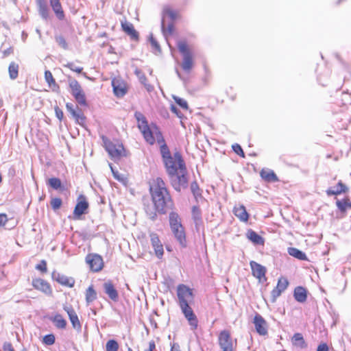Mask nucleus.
I'll use <instances>...</instances> for the list:
<instances>
[{"instance_id":"obj_1","label":"nucleus","mask_w":351,"mask_h":351,"mask_svg":"<svg viewBox=\"0 0 351 351\" xmlns=\"http://www.w3.org/2000/svg\"><path fill=\"white\" fill-rule=\"evenodd\" d=\"M167 171L171 177L173 187L176 191L185 189L188 186L185 163L179 152L164 161Z\"/></svg>"},{"instance_id":"obj_2","label":"nucleus","mask_w":351,"mask_h":351,"mask_svg":"<svg viewBox=\"0 0 351 351\" xmlns=\"http://www.w3.org/2000/svg\"><path fill=\"white\" fill-rule=\"evenodd\" d=\"M149 191L153 202L167 210L172 206V200L165 182L160 178H154L149 182Z\"/></svg>"},{"instance_id":"obj_3","label":"nucleus","mask_w":351,"mask_h":351,"mask_svg":"<svg viewBox=\"0 0 351 351\" xmlns=\"http://www.w3.org/2000/svg\"><path fill=\"white\" fill-rule=\"evenodd\" d=\"M134 117L137 121L139 130L148 143L150 145L154 144L156 138H157L158 142L160 139L163 141L158 128L156 125L149 126L146 117L141 112H136Z\"/></svg>"},{"instance_id":"obj_4","label":"nucleus","mask_w":351,"mask_h":351,"mask_svg":"<svg viewBox=\"0 0 351 351\" xmlns=\"http://www.w3.org/2000/svg\"><path fill=\"white\" fill-rule=\"evenodd\" d=\"M218 343L221 351H234L237 347V340H233L230 331L223 330L218 336Z\"/></svg>"},{"instance_id":"obj_5","label":"nucleus","mask_w":351,"mask_h":351,"mask_svg":"<svg viewBox=\"0 0 351 351\" xmlns=\"http://www.w3.org/2000/svg\"><path fill=\"white\" fill-rule=\"evenodd\" d=\"M177 45L180 52L183 56L182 67L185 71L189 72L193 67V63L192 55L188 49L186 43L185 41H178Z\"/></svg>"},{"instance_id":"obj_6","label":"nucleus","mask_w":351,"mask_h":351,"mask_svg":"<svg viewBox=\"0 0 351 351\" xmlns=\"http://www.w3.org/2000/svg\"><path fill=\"white\" fill-rule=\"evenodd\" d=\"M69 87L71 90L72 95L78 104L82 106H86V95L79 82L76 80H69Z\"/></svg>"},{"instance_id":"obj_7","label":"nucleus","mask_w":351,"mask_h":351,"mask_svg":"<svg viewBox=\"0 0 351 351\" xmlns=\"http://www.w3.org/2000/svg\"><path fill=\"white\" fill-rule=\"evenodd\" d=\"M104 147L110 156L114 160L119 159L124 151L123 146L119 143H114L106 138L103 137Z\"/></svg>"},{"instance_id":"obj_8","label":"nucleus","mask_w":351,"mask_h":351,"mask_svg":"<svg viewBox=\"0 0 351 351\" xmlns=\"http://www.w3.org/2000/svg\"><path fill=\"white\" fill-rule=\"evenodd\" d=\"M177 295L179 306L184 305V304H189L193 299L192 290L184 285H179L178 286Z\"/></svg>"},{"instance_id":"obj_9","label":"nucleus","mask_w":351,"mask_h":351,"mask_svg":"<svg viewBox=\"0 0 351 351\" xmlns=\"http://www.w3.org/2000/svg\"><path fill=\"white\" fill-rule=\"evenodd\" d=\"M180 307L185 318L189 322L191 329L192 330L197 329L198 326V320L197 316L193 313V309L189 306V304H184V305L180 306Z\"/></svg>"},{"instance_id":"obj_10","label":"nucleus","mask_w":351,"mask_h":351,"mask_svg":"<svg viewBox=\"0 0 351 351\" xmlns=\"http://www.w3.org/2000/svg\"><path fill=\"white\" fill-rule=\"evenodd\" d=\"M86 262L93 271H99L104 267L102 257L97 254H89L86 257Z\"/></svg>"},{"instance_id":"obj_11","label":"nucleus","mask_w":351,"mask_h":351,"mask_svg":"<svg viewBox=\"0 0 351 351\" xmlns=\"http://www.w3.org/2000/svg\"><path fill=\"white\" fill-rule=\"evenodd\" d=\"M144 210L146 213L147 216L152 220H155L157 217V213L160 214L166 213L167 210L164 208L161 210L155 202H148L147 203L144 202Z\"/></svg>"},{"instance_id":"obj_12","label":"nucleus","mask_w":351,"mask_h":351,"mask_svg":"<svg viewBox=\"0 0 351 351\" xmlns=\"http://www.w3.org/2000/svg\"><path fill=\"white\" fill-rule=\"evenodd\" d=\"M113 91L117 97H122L128 92V86L126 83L119 78H114L112 80Z\"/></svg>"},{"instance_id":"obj_13","label":"nucleus","mask_w":351,"mask_h":351,"mask_svg":"<svg viewBox=\"0 0 351 351\" xmlns=\"http://www.w3.org/2000/svg\"><path fill=\"white\" fill-rule=\"evenodd\" d=\"M172 234L182 247L186 246V239L184 228L182 225L170 228Z\"/></svg>"},{"instance_id":"obj_14","label":"nucleus","mask_w":351,"mask_h":351,"mask_svg":"<svg viewBox=\"0 0 351 351\" xmlns=\"http://www.w3.org/2000/svg\"><path fill=\"white\" fill-rule=\"evenodd\" d=\"M51 276L53 280H56L59 284L65 287L71 288L74 286L75 282V280L73 277H69L56 271H53Z\"/></svg>"},{"instance_id":"obj_15","label":"nucleus","mask_w":351,"mask_h":351,"mask_svg":"<svg viewBox=\"0 0 351 351\" xmlns=\"http://www.w3.org/2000/svg\"><path fill=\"white\" fill-rule=\"evenodd\" d=\"M88 208V203L84 195H80L78 198V202L75 207L73 215L75 219H80V217L86 213Z\"/></svg>"},{"instance_id":"obj_16","label":"nucleus","mask_w":351,"mask_h":351,"mask_svg":"<svg viewBox=\"0 0 351 351\" xmlns=\"http://www.w3.org/2000/svg\"><path fill=\"white\" fill-rule=\"evenodd\" d=\"M32 286L37 290H39L47 295L52 293V289L50 285L43 279L35 278L32 280Z\"/></svg>"},{"instance_id":"obj_17","label":"nucleus","mask_w":351,"mask_h":351,"mask_svg":"<svg viewBox=\"0 0 351 351\" xmlns=\"http://www.w3.org/2000/svg\"><path fill=\"white\" fill-rule=\"evenodd\" d=\"M254 324L256 332L260 335H265L267 334V323L261 315L257 314L255 315Z\"/></svg>"},{"instance_id":"obj_18","label":"nucleus","mask_w":351,"mask_h":351,"mask_svg":"<svg viewBox=\"0 0 351 351\" xmlns=\"http://www.w3.org/2000/svg\"><path fill=\"white\" fill-rule=\"evenodd\" d=\"M63 308L67 313L73 327L77 330H81V324L73 308L71 306H64Z\"/></svg>"},{"instance_id":"obj_19","label":"nucleus","mask_w":351,"mask_h":351,"mask_svg":"<svg viewBox=\"0 0 351 351\" xmlns=\"http://www.w3.org/2000/svg\"><path fill=\"white\" fill-rule=\"evenodd\" d=\"M152 245L154 249L155 254L158 258H161L163 255V246L158 237L155 233L150 234Z\"/></svg>"},{"instance_id":"obj_20","label":"nucleus","mask_w":351,"mask_h":351,"mask_svg":"<svg viewBox=\"0 0 351 351\" xmlns=\"http://www.w3.org/2000/svg\"><path fill=\"white\" fill-rule=\"evenodd\" d=\"M250 265L252 269V274L254 277L258 278L259 280L265 278L266 273V269L265 267L253 261H250Z\"/></svg>"},{"instance_id":"obj_21","label":"nucleus","mask_w":351,"mask_h":351,"mask_svg":"<svg viewBox=\"0 0 351 351\" xmlns=\"http://www.w3.org/2000/svg\"><path fill=\"white\" fill-rule=\"evenodd\" d=\"M104 292L113 301L116 302L119 299V294L111 281H107L104 284Z\"/></svg>"},{"instance_id":"obj_22","label":"nucleus","mask_w":351,"mask_h":351,"mask_svg":"<svg viewBox=\"0 0 351 351\" xmlns=\"http://www.w3.org/2000/svg\"><path fill=\"white\" fill-rule=\"evenodd\" d=\"M123 30L133 40H137L138 33L134 29L133 25L128 21L121 22Z\"/></svg>"},{"instance_id":"obj_23","label":"nucleus","mask_w":351,"mask_h":351,"mask_svg":"<svg viewBox=\"0 0 351 351\" xmlns=\"http://www.w3.org/2000/svg\"><path fill=\"white\" fill-rule=\"evenodd\" d=\"M347 190L346 185L341 181H339L335 186L328 189L326 193L328 195H335L344 193Z\"/></svg>"},{"instance_id":"obj_24","label":"nucleus","mask_w":351,"mask_h":351,"mask_svg":"<svg viewBox=\"0 0 351 351\" xmlns=\"http://www.w3.org/2000/svg\"><path fill=\"white\" fill-rule=\"evenodd\" d=\"M38 6V12L43 19L47 20L49 18V8L45 0H36Z\"/></svg>"},{"instance_id":"obj_25","label":"nucleus","mask_w":351,"mask_h":351,"mask_svg":"<svg viewBox=\"0 0 351 351\" xmlns=\"http://www.w3.org/2000/svg\"><path fill=\"white\" fill-rule=\"evenodd\" d=\"M246 235L247 238L254 244L263 245L264 243L263 238L252 230H249Z\"/></svg>"},{"instance_id":"obj_26","label":"nucleus","mask_w":351,"mask_h":351,"mask_svg":"<svg viewBox=\"0 0 351 351\" xmlns=\"http://www.w3.org/2000/svg\"><path fill=\"white\" fill-rule=\"evenodd\" d=\"M260 175L261 178L265 180L266 182H276L278 181L277 176L275 174V173L270 169L265 170L263 169Z\"/></svg>"},{"instance_id":"obj_27","label":"nucleus","mask_w":351,"mask_h":351,"mask_svg":"<svg viewBox=\"0 0 351 351\" xmlns=\"http://www.w3.org/2000/svg\"><path fill=\"white\" fill-rule=\"evenodd\" d=\"M234 214L241 221H247L248 220L249 215L246 211L245 208L243 206H239L238 207H234Z\"/></svg>"},{"instance_id":"obj_28","label":"nucleus","mask_w":351,"mask_h":351,"mask_svg":"<svg viewBox=\"0 0 351 351\" xmlns=\"http://www.w3.org/2000/svg\"><path fill=\"white\" fill-rule=\"evenodd\" d=\"M294 298L299 302H304L306 300V291L302 287H298L294 290Z\"/></svg>"},{"instance_id":"obj_29","label":"nucleus","mask_w":351,"mask_h":351,"mask_svg":"<svg viewBox=\"0 0 351 351\" xmlns=\"http://www.w3.org/2000/svg\"><path fill=\"white\" fill-rule=\"evenodd\" d=\"M51 320L57 328L64 329L66 326V321L60 314L55 315Z\"/></svg>"},{"instance_id":"obj_30","label":"nucleus","mask_w":351,"mask_h":351,"mask_svg":"<svg viewBox=\"0 0 351 351\" xmlns=\"http://www.w3.org/2000/svg\"><path fill=\"white\" fill-rule=\"evenodd\" d=\"M169 221L170 228L182 225L181 217L177 213L173 211H171L169 215Z\"/></svg>"},{"instance_id":"obj_31","label":"nucleus","mask_w":351,"mask_h":351,"mask_svg":"<svg viewBox=\"0 0 351 351\" xmlns=\"http://www.w3.org/2000/svg\"><path fill=\"white\" fill-rule=\"evenodd\" d=\"M288 253L290 256H293L299 260H301V261L307 260V256H306V254L295 247H289Z\"/></svg>"},{"instance_id":"obj_32","label":"nucleus","mask_w":351,"mask_h":351,"mask_svg":"<svg viewBox=\"0 0 351 351\" xmlns=\"http://www.w3.org/2000/svg\"><path fill=\"white\" fill-rule=\"evenodd\" d=\"M293 344L298 348H304L306 347V344L303 338V336L300 333H295L292 338Z\"/></svg>"},{"instance_id":"obj_33","label":"nucleus","mask_w":351,"mask_h":351,"mask_svg":"<svg viewBox=\"0 0 351 351\" xmlns=\"http://www.w3.org/2000/svg\"><path fill=\"white\" fill-rule=\"evenodd\" d=\"M19 64L14 62H12L8 67L9 76L11 80H15L19 74Z\"/></svg>"},{"instance_id":"obj_34","label":"nucleus","mask_w":351,"mask_h":351,"mask_svg":"<svg viewBox=\"0 0 351 351\" xmlns=\"http://www.w3.org/2000/svg\"><path fill=\"white\" fill-rule=\"evenodd\" d=\"M97 298V293L95 291L93 286H90L86 291V302L88 304L93 302Z\"/></svg>"},{"instance_id":"obj_35","label":"nucleus","mask_w":351,"mask_h":351,"mask_svg":"<svg viewBox=\"0 0 351 351\" xmlns=\"http://www.w3.org/2000/svg\"><path fill=\"white\" fill-rule=\"evenodd\" d=\"M336 204L337 208L342 212L345 213L351 208V202L348 199H343L342 200H337Z\"/></svg>"},{"instance_id":"obj_36","label":"nucleus","mask_w":351,"mask_h":351,"mask_svg":"<svg viewBox=\"0 0 351 351\" xmlns=\"http://www.w3.org/2000/svg\"><path fill=\"white\" fill-rule=\"evenodd\" d=\"M192 217L193 219L197 226L202 223V213L199 207L193 206L192 208Z\"/></svg>"},{"instance_id":"obj_37","label":"nucleus","mask_w":351,"mask_h":351,"mask_svg":"<svg viewBox=\"0 0 351 351\" xmlns=\"http://www.w3.org/2000/svg\"><path fill=\"white\" fill-rule=\"evenodd\" d=\"M161 28H162V31L163 32L164 36L165 37H167L168 35H171L173 34V29H174V25H173V23H171L168 24L167 27H165V23H164V19H163L162 21Z\"/></svg>"},{"instance_id":"obj_38","label":"nucleus","mask_w":351,"mask_h":351,"mask_svg":"<svg viewBox=\"0 0 351 351\" xmlns=\"http://www.w3.org/2000/svg\"><path fill=\"white\" fill-rule=\"evenodd\" d=\"M47 183L51 188L56 190L60 189L62 186L61 180L57 178L49 179Z\"/></svg>"},{"instance_id":"obj_39","label":"nucleus","mask_w":351,"mask_h":351,"mask_svg":"<svg viewBox=\"0 0 351 351\" xmlns=\"http://www.w3.org/2000/svg\"><path fill=\"white\" fill-rule=\"evenodd\" d=\"M106 351H118L119 343L114 339H110L107 341L106 345Z\"/></svg>"},{"instance_id":"obj_40","label":"nucleus","mask_w":351,"mask_h":351,"mask_svg":"<svg viewBox=\"0 0 351 351\" xmlns=\"http://www.w3.org/2000/svg\"><path fill=\"white\" fill-rule=\"evenodd\" d=\"M73 117L75 119L76 122L83 125L85 123L86 117H84V114L82 112V111L80 110L75 112V115H73Z\"/></svg>"},{"instance_id":"obj_41","label":"nucleus","mask_w":351,"mask_h":351,"mask_svg":"<svg viewBox=\"0 0 351 351\" xmlns=\"http://www.w3.org/2000/svg\"><path fill=\"white\" fill-rule=\"evenodd\" d=\"M160 153H161L162 157L163 158V161H165L166 159H168L169 158L171 157L169 149L166 144L161 145Z\"/></svg>"},{"instance_id":"obj_42","label":"nucleus","mask_w":351,"mask_h":351,"mask_svg":"<svg viewBox=\"0 0 351 351\" xmlns=\"http://www.w3.org/2000/svg\"><path fill=\"white\" fill-rule=\"evenodd\" d=\"M52 9L59 19L62 20L64 19V14L60 3L52 7Z\"/></svg>"},{"instance_id":"obj_43","label":"nucleus","mask_w":351,"mask_h":351,"mask_svg":"<svg viewBox=\"0 0 351 351\" xmlns=\"http://www.w3.org/2000/svg\"><path fill=\"white\" fill-rule=\"evenodd\" d=\"M134 73L138 77L141 83L144 84L145 86H147V84H146L147 77H145L143 72L138 69H136L134 71Z\"/></svg>"},{"instance_id":"obj_44","label":"nucleus","mask_w":351,"mask_h":351,"mask_svg":"<svg viewBox=\"0 0 351 351\" xmlns=\"http://www.w3.org/2000/svg\"><path fill=\"white\" fill-rule=\"evenodd\" d=\"M289 285L288 280L285 278H280L278 281L276 287L284 291Z\"/></svg>"},{"instance_id":"obj_45","label":"nucleus","mask_w":351,"mask_h":351,"mask_svg":"<svg viewBox=\"0 0 351 351\" xmlns=\"http://www.w3.org/2000/svg\"><path fill=\"white\" fill-rule=\"evenodd\" d=\"M173 99L182 108L185 110L188 109V104L186 100L177 96H173Z\"/></svg>"},{"instance_id":"obj_46","label":"nucleus","mask_w":351,"mask_h":351,"mask_svg":"<svg viewBox=\"0 0 351 351\" xmlns=\"http://www.w3.org/2000/svg\"><path fill=\"white\" fill-rule=\"evenodd\" d=\"M164 14L167 15L172 21L176 19L178 16V13L170 8L165 9Z\"/></svg>"},{"instance_id":"obj_47","label":"nucleus","mask_w":351,"mask_h":351,"mask_svg":"<svg viewBox=\"0 0 351 351\" xmlns=\"http://www.w3.org/2000/svg\"><path fill=\"white\" fill-rule=\"evenodd\" d=\"M55 336L53 334L47 335L43 337V343L47 346H51L55 343Z\"/></svg>"},{"instance_id":"obj_48","label":"nucleus","mask_w":351,"mask_h":351,"mask_svg":"<svg viewBox=\"0 0 351 351\" xmlns=\"http://www.w3.org/2000/svg\"><path fill=\"white\" fill-rule=\"evenodd\" d=\"M45 78L46 82L49 84V86L51 84H56V81L53 77L52 73L49 71H46L45 72Z\"/></svg>"},{"instance_id":"obj_49","label":"nucleus","mask_w":351,"mask_h":351,"mask_svg":"<svg viewBox=\"0 0 351 351\" xmlns=\"http://www.w3.org/2000/svg\"><path fill=\"white\" fill-rule=\"evenodd\" d=\"M62 205V199L58 197H56L51 199V206L53 210H58Z\"/></svg>"},{"instance_id":"obj_50","label":"nucleus","mask_w":351,"mask_h":351,"mask_svg":"<svg viewBox=\"0 0 351 351\" xmlns=\"http://www.w3.org/2000/svg\"><path fill=\"white\" fill-rule=\"evenodd\" d=\"M56 40L60 47H61L64 49H67L68 45H67L66 40L64 39V38L63 36H57L56 38Z\"/></svg>"},{"instance_id":"obj_51","label":"nucleus","mask_w":351,"mask_h":351,"mask_svg":"<svg viewBox=\"0 0 351 351\" xmlns=\"http://www.w3.org/2000/svg\"><path fill=\"white\" fill-rule=\"evenodd\" d=\"M149 40L152 47V49L156 51L160 52V47L158 43L156 40L153 37V35L151 34L149 37Z\"/></svg>"},{"instance_id":"obj_52","label":"nucleus","mask_w":351,"mask_h":351,"mask_svg":"<svg viewBox=\"0 0 351 351\" xmlns=\"http://www.w3.org/2000/svg\"><path fill=\"white\" fill-rule=\"evenodd\" d=\"M66 66L71 69V71L76 72L77 73H82L83 68L80 66H77L74 63L69 62L68 63Z\"/></svg>"},{"instance_id":"obj_53","label":"nucleus","mask_w":351,"mask_h":351,"mask_svg":"<svg viewBox=\"0 0 351 351\" xmlns=\"http://www.w3.org/2000/svg\"><path fill=\"white\" fill-rule=\"evenodd\" d=\"M36 269L44 273L47 272V262L45 260H42L39 264L36 265Z\"/></svg>"},{"instance_id":"obj_54","label":"nucleus","mask_w":351,"mask_h":351,"mask_svg":"<svg viewBox=\"0 0 351 351\" xmlns=\"http://www.w3.org/2000/svg\"><path fill=\"white\" fill-rule=\"evenodd\" d=\"M232 149L234 150V152L237 154L238 155L242 156V157H244L245 155H244V152L241 148V147L239 145V144H234L232 145Z\"/></svg>"},{"instance_id":"obj_55","label":"nucleus","mask_w":351,"mask_h":351,"mask_svg":"<svg viewBox=\"0 0 351 351\" xmlns=\"http://www.w3.org/2000/svg\"><path fill=\"white\" fill-rule=\"evenodd\" d=\"M282 291L276 287L271 291L272 302H275L276 298L280 295Z\"/></svg>"},{"instance_id":"obj_56","label":"nucleus","mask_w":351,"mask_h":351,"mask_svg":"<svg viewBox=\"0 0 351 351\" xmlns=\"http://www.w3.org/2000/svg\"><path fill=\"white\" fill-rule=\"evenodd\" d=\"M191 191L193 192V195L195 197L199 195V186H198L197 182H194L191 183Z\"/></svg>"},{"instance_id":"obj_57","label":"nucleus","mask_w":351,"mask_h":351,"mask_svg":"<svg viewBox=\"0 0 351 351\" xmlns=\"http://www.w3.org/2000/svg\"><path fill=\"white\" fill-rule=\"evenodd\" d=\"M66 108L68 110V112L73 116V115H75V112H77V110H75L74 108H73V105L71 103H67L66 104Z\"/></svg>"},{"instance_id":"obj_58","label":"nucleus","mask_w":351,"mask_h":351,"mask_svg":"<svg viewBox=\"0 0 351 351\" xmlns=\"http://www.w3.org/2000/svg\"><path fill=\"white\" fill-rule=\"evenodd\" d=\"M7 221V215L5 214H0V226H4Z\"/></svg>"},{"instance_id":"obj_59","label":"nucleus","mask_w":351,"mask_h":351,"mask_svg":"<svg viewBox=\"0 0 351 351\" xmlns=\"http://www.w3.org/2000/svg\"><path fill=\"white\" fill-rule=\"evenodd\" d=\"M317 351H328V346L326 343H321L318 346Z\"/></svg>"},{"instance_id":"obj_60","label":"nucleus","mask_w":351,"mask_h":351,"mask_svg":"<svg viewBox=\"0 0 351 351\" xmlns=\"http://www.w3.org/2000/svg\"><path fill=\"white\" fill-rule=\"evenodd\" d=\"M56 114L59 120H62L63 118V112L58 108H55Z\"/></svg>"},{"instance_id":"obj_61","label":"nucleus","mask_w":351,"mask_h":351,"mask_svg":"<svg viewBox=\"0 0 351 351\" xmlns=\"http://www.w3.org/2000/svg\"><path fill=\"white\" fill-rule=\"evenodd\" d=\"M3 348V351H14L12 344L10 343H5Z\"/></svg>"},{"instance_id":"obj_62","label":"nucleus","mask_w":351,"mask_h":351,"mask_svg":"<svg viewBox=\"0 0 351 351\" xmlns=\"http://www.w3.org/2000/svg\"><path fill=\"white\" fill-rule=\"evenodd\" d=\"M156 348V345L154 341H151L149 343V348L145 351H154Z\"/></svg>"},{"instance_id":"obj_63","label":"nucleus","mask_w":351,"mask_h":351,"mask_svg":"<svg viewBox=\"0 0 351 351\" xmlns=\"http://www.w3.org/2000/svg\"><path fill=\"white\" fill-rule=\"evenodd\" d=\"M171 111H172V112H174V113H176L178 117H180V114H179L178 110V108H177L175 106L172 105V106H171Z\"/></svg>"},{"instance_id":"obj_64","label":"nucleus","mask_w":351,"mask_h":351,"mask_svg":"<svg viewBox=\"0 0 351 351\" xmlns=\"http://www.w3.org/2000/svg\"><path fill=\"white\" fill-rule=\"evenodd\" d=\"M171 351H180L179 346L176 344H173L171 346Z\"/></svg>"}]
</instances>
